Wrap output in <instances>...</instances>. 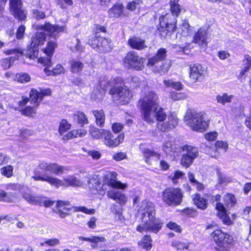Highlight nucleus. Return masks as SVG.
Listing matches in <instances>:
<instances>
[{
	"mask_svg": "<svg viewBox=\"0 0 251 251\" xmlns=\"http://www.w3.org/2000/svg\"><path fill=\"white\" fill-rule=\"evenodd\" d=\"M51 93L50 89H45L39 91L35 89H32L29 93L30 101L36 107L38 106L39 103L42 100L44 96H49Z\"/></svg>",
	"mask_w": 251,
	"mask_h": 251,
	"instance_id": "nucleus-16",
	"label": "nucleus"
},
{
	"mask_svg": "<svg viewBox=\"0 0 251 251\" xmlns=\"http://www.w3.org/2000/svg\"><path fill=\"white\" fill-rule=\"evenodd\" d=\"M193 201L197 207L201 209H205L208 205V200L199 194H195L193 196Z\"/></svg>",
	"mask_w": 251,
	"mask_h": 251,
	"instance_id": "nucleus-28",
	"label": "nucleus"
},
{
	"mask_svg": "<svg viewBox=\"0 0 251 251\" xmlns=\"http://www.w3.org/2000/svg\"><path fill=\"white\" fill-rule=\"evenodd\" d=\"M210 236L218 246L224 248L231 245L233 241L231 236L221 229L214 230L211 233Z\"/></svg>",
	"mask_w": 251,
	"mask_h": 251,
	"instance_id": "nucleus-10",
	"label": "nucleus"
},
{
	"mask_svg": "<svg viewBox=\"0 0 251 251\" xmlns=\"http://www.w3.org/2000/svg\"><path fill=\"white\" fill-rule=\"evenodd\" d=\"M142 2V0H133L127 4L126 8L130 11H133L136 8H140V5Z\"/></svg>",
	"mask_w": 251,
	"mask_h": 251,
	"instance_id": "nucleus-48",
	"label": "nucleus"
},
{
	"mask_svg": "<svg viewBox=\"0 0 251 251\" xmlns=\"http://www.w3.org/2000/svg\"><path fill=\"white\" fill-rule=\"evenodd\" d=\"M107 196L108 198L121 204H125L127 201L126 197L124 193L115 190L108 191L107 193Z\"/></svg>",
	"mask_w": 251,
	"mask_h": 251,
	"instance_id": "nucleus-26",
	"label": "nucleus"
},
{
	"mask_svg": "<svg viewBox=\"0 0 251 251\" xmlns=\"http://www.w3.org/2000/svg\"><path fill=\"white\" fill-rule=\"evenodd\" d=\"M71 125L65 120H63L60 123L59 127V132L60 134H62L64 132H66L67 130L69 129Z\"/></svg>",
	"mask_w": 251,
	"mask_h": 251,
	"instance_id": "nucleus-53",
	"label": "nucleus"
},
{
	"mask_svg": "<svg viewBox=\"0 0 251 251\" xmlns=\"http://www.w3.org/2000/svg\"><path fill=\"white\" fill-rule=\"evenodd\" d=\"M78 238L79 240L89 241L93 243H98L99 242H104L106 241V239L103 237L95 236H92L88 238L79 236Z\"/></svg>",
	"mask_w": 251,
	"mask_h": 251,
	"instance_id": "nucleus-42",
	"label": "nucleus"
},
{
	"mask_svg": "<svg viewBox=\"0 0 251 251\" xmlns=\"http://www.w3.org/2000/svg\"><path fill=\"white\" fill-rule=\"evenodd\" d=\"M216 208L218 211L217 213L218 216L222 220L224 224L230 225L232 224V221L230 219L223 204L218 202L216 205Z\"/></svg>",
	"mask_w": 251,
	"mask_h": 251,
	"instance_id": "nucleus-23",
	"label": "nucleus"
},
{
	"mask_svg": "<svg viewBox=\"0 0 251 251\" xmlns=\"http://www.w3.org/2000/svg\"><path fill=\"white\" fill-rule=\"evenodd\" d=\"M83 68V64L82 62L73 60L71 62V71L74 73H78L81 71Z\"/></svg>",
	"mask_w": 251,
	"mask_h": 251,
	"instance_id": "nucleus-41",
	"label": "nucleus"
},
{
	"mask_svg": "<svg viewBox=\"0 0 251 251\" xmlns=\"http://www.w3.org/2000/svg\"><path fill=\"white\" fill-rule=\"evenodd\" d=\"M142 119L144 121H149L152 118L151 111L158 106V95L153 91L145 93L139 100Z\"/></svg>",
	"mask_w": 251,
	"mask_h": 251,
	"instance_id": "nucleus-5",
	"label": "nucleus"
},
{
	"mask_svg": "<svg viewBox=\"0 0 251 251\" xmlns=\"http://www.w3.org/2000/svg\"><path fill=\"white\" fill-rule=\"evenodd\" d=\"M60 243L59 240L57 238H52L45 241L44 242L41 243V246H44L47 245L49 246H54L58 245Z\"/></svg>",
	"mask_w": 251,
	"mask_h": 251,
	"instance_id": "nucleus-55",
	"label": "nucleus"
},
{
	"mask_svg": "<svg viewBox=\"0 0 251 251\" xmlns=\"http://www.w3.org/2000/svg\"><path fill=\"white\" fill-rule=\"evenodd\" d=\"M22 197L26 201L32 204H37L42 202L40 196H34L30 193L24 192L22 194Z\"/></svg>",
	"mask_w": 251,
	"mask_h": 251,
	"instance_id": "nucleus-33",
	"label": "nucleus"
},
{
	"mask_svg": "<svg viewBox=\"0 0 251 251\" xmlns=\"http://www.w3.org/2000/svg\"><path fill=\"white\" fill-rule=\"evenodd\" d=\"M170 98L174 100H178L185 99L187 96L184 93H177L174 91L170 92Z\"/></svg>",
	"mask_w": 251,
	"mask_h": 251,
	"instance_id": "nucleus-52",
	"label": "nucleus"
},
{
	"mask_svg": "<svg viewBox=\"0 0 251 251\" xmlns=\"http://www.w3.org/2000/svg\"><path fill=\"white\" fill-rule=\"evenodd\" d=\"M127 155L126 153L120 152L114 154L113 155V159L116 161H120L126 159Z\"/></svg>",
	"mask_w": 251,
	"mask_h": 251,
	"instance_id": "nucleus-61",
	"label": "nucleus"
},
{
	"mask_svg": "<svg viewBox=\"0 0 251 251\" xmlns=\"http://www.w3.org/2000/svg\"><path fill=\"white\" fill-rule=\"evenodd\" d=\"M14 61L12 58H6L1 61V66L4 70H7L12 66Z\"/></svg>",
	"mask_w": 251,
	"mask_h": 251,
	"instance_id": "nucleus-51",
	"label": "nucleus"
},
{
	"mask_svg": "<svg viewBox=\"0 0 251 251\" xmlns=\"http://www.w3.org/2000/svg\"><path fill=\"white\" fill-rule=\"evenodd\" d=\"M0 171L2 176L7 177H10L13 175V167L11 165H8L1 168Z\"/></svg>",
	"mask_w": 251,
	"mask_h": 251,
	"instance_id": "nucleus-46",
	"label": "nucleus"
},
{
	"mask_svg": "<svg viewBox=\"0 0 251 251\" xmlns=\"http://www.w3.org/2000/svg\"><path fill=\"white\" fill-rule=\"evenodd\" d=\"M112 96L115 101L119 100L121 104H125L128 102L132 97V93L130 90L125 86L122 87H113L109 92Z\"/></svg>",
	"mask_w": 251,
	"mask_h": 251,
	"instance_id": "nucleus-9",
	"label": "nucleus"
},
{
	"mask_svg": "<svg viewBox=\"0 0 251 251\" xmlns=\"http://www.w3.org/2000/svg\"><path fill=\"white\" fill-rule=\"evenodd\" d=\"M183 194L178 188L169 187L162 193V201L168 206H176L182 201Z\"/></svg>",
	"mask_w": 251,
	"mask_h": 251,
	"instance_id": "nucleus-7",
	"label": "nucleus"
},
{
	"mask_svg": "<svg viewBox=\"0 0 251 251\" xmlns=\"http://www.w3.org/2000/svg\"><path fill=\"white\" fill-rule=\"evenodd\" d=\"M117 173L114 172H110L107 177L108 185L116 189L124 190L127 187L126 183H123L120 181L116 180Z\"/></svg>",
	"mask_w": 251,
	"mask_h": 251,
	"instance_id": "nucleus-22",
	"label": "nucleus"
},
{
	"mask_svg": "<svg viewBox=\"0 0 251 251\" xmlns=\"http://www.w3.org/2000/svg\"><path fill=\"white\" fill-rule=\"evenodd\" d=\"M92 113L96 118V122L97 125L103 126L105 122V114L103 110H95L92 111Z\"/></svg>",
	"mask_w": 251,
	"mask_h": 251,
	"instance_id": "nucleus-36",
	"label": "nucleus"
},
{
	"mask_svg": "<svg viewBox=\"0 0 251 251\" xmlns=\"http://www.w3.org/2000/svg\"><path fill=\"white\" fill-rule=\"evenodd\" d=\"M22 113L27 116H31L35 114V109L31 106H27L24 109H21Z\"/></svg>",
	"mask_w": 251,
	"mask_h": 251,
	"instance_id": "nucleus-56",
	"label": "nucleus"
},
{
	"mask_svg": "<svg viewBox=\"0 0 251 251\" xmlns=\"http://www.w3.org/2000/svg\"><path fill=\"white\" fill-rule=\"evenodd\" d=\"M225 204L228 208L232 207L236 203V199L233 195L227 194L224 197Z\"/></svg>",
	"mask_w": 251,
	"mask_h": 251,
	"instance_id": "nucleus-44",
	"label": "nucleus"
},
{
	"mask_svg": "<svg viewBox=\"0 0 251 251\" xmlns=\"http://www.w3.org/2000/svg\"><path fill=\"white\" fill-rule=\"evenodd\" d=\"M215 148L216 150L222 149L225 151H226L228 148V145L226 142L218 141L215 143Z\"/></svg>",
	"mask_w": 251,
	"mask_h": 251,
	"instance_id": "nucleus-62",
	"label": "nucleus"
},
{
	"mask_svg": "<svg viewBox=\"0 0 251 251\" xmlns=\"http://www.w3.org/2000/svg\"><path fill=\"white\" fill-rule=\"evenodd\" d=\"M3 52L6 55H13L9 58H12L15 61L18 60L20 56L23 54V50L19 48L4 50Z\"/></svg>",
	"mask_w": 251,
	"mask_h": 251,
	"instance_id": "nucleus-30",
	"label": "nucleus"
},
{
	"mask_svg": "<svg viewBox=\"0 0 251 251\" xmlns=\"http://www.w3.org/2000/svg\"><path fill=\"white\" fill-rule=\"evenodd\" d=\"M233 98V95H228L227 93H224L217 95L216 99L218 103L224 105L226 103L231 102Z\"/></svg>",
	"mask_w": 251,
	"mask_h": 251,
	"instance_id": "nucleus-35",
	"label": "nucleus"
},
{
	"mask_svg": "<svg viewBox=\"0 0 251 251\" xmlns=\"http://www.w3.org/2000/svg\"><path fill=\"white\" fill-rule=\"evenodd\" d=\"M184 121L193 130L201 132L205 130L209 124V120L205 118L203 112L191 109L187 111Z\"/></svg>",
	"mask_w": 251,
	"mask_h": 251,
	"instance_id": "nucleus-6",
	"label": "nucleus"
},
{
	"mask_svg": "<svg viewBox=\"0 0 251 251\" xmlns=\"http://www.w3.org/2000/svg\"><path fill=\"white\" fill-rule=\"evenodd\" d=\"M88 186L90 189L95 190L96 192H100L104 190L105 184L101 183L100 180L98 179L96 176H90L86 178Z\"/></svg>",
	"mask_w": 251,
	"mask_h": 251,
	"instance_id": "nucleus-20",
	"label": "nucleus"
},
{
	"mask_svg": "<svg viewBox=\"0 0 251 251\" xmlns=\"http://www.w3.org/2000/svg\"><path fill=\"white\" fill-rule=\"evenodd\" d=\"M124 65L127 68L141 70L144 68L143 59L134 52L128 53L124 58Z\"/></svg>",
	"mask_w": 251,
	"mask_h": 251,
	"instance_id": "nucleus-11",
	"label": "nucleus"
},
{
	"mask_svg": "<svg viewBox=\"0 0 251 251\" xmlns=\"http://www.w3.org/2000/svg\"><path fill=\"white\" fill-rule=\"evenodd\" d=\"M38 62L46 67L44 69V72L47 75H57L64 72L63 67L59 64L57 65L52 71L50 70L49 68L52 65L50 58H40Z\"/></svg>",
	"mask_w": 251,
	"mask_h": 251,
	"instance_id": "nucleus-15",
	"label": "nucleus"
},
{
	"mask_svg": "<svg viewBox=\"0 0 251 251\" xmlns=\"http://www.w3.org/2000/svg\"><path fill=\"white\" fill-rule=\"evenodd\" d=\"M152 118L149 121H145L148 124H152L154 122V120L157 122V128L162 131L165 132L175 128L177 126L178 118L173 114L167 116L164 109L156 106L151 111Z\"/></svg>",
	"mask_w": 251,
	"mask_h": 251,
	"instance_id": "nucleus-4",
	"label": "nucleus"
},
{
	"mask_svg": "<svg viewBox=\"0 0 251 251\" xmlns=\"http://www.w3.org/2000/svg\"><path fill=\"white\" fill-rule=\"evenodd\" d=\"M143 146L140 145V148L141 150L142 153L143 154L145 162L149 165H151L152 163V158H155V160H157L160 157V154L154 152V151L151 150L147 148H143Z\"/></svg>",
	"mask_w": 251,
	"mask_h": 251,
	"instance_id": "nucleus-25",
	"label": "nucleus"
},
{
	"mask_svg": "<svg viewBox=\"0 0 251 251\" xmlns=\"http://www.w3.org/2000/svg\"><path fill=\"white\" fill-rule=\"evenodd\" d=\"M183 154L180 160L181 165L188 168L193 162L195 159L198 156V149L190 145H184L182 147Z\"/></svg>",
	"mask_w": 251,
	"mask_h": 251,
	"instance_id": "nucleus-8",
	"label": "nucleus"
},
{
	"mask_svg": "<svg viewBox=\"0 0 251 251\" xmlns=\"http://www.w3.org/2000/svg\"><path fill=\"white\" fill-rule=\"evenodd\" d=\"M25 27L24 25H21L19 26V27L18 28L17 32H16V38L18 39H22L25 34Z\"/></svg>",
	"mask_w": 251,
	"mask_h": 251,
	"instance_id": "nucleus-60",
	"label": "nucleus"
},
{
	"mask_svg": "<svg viewBox=\"0 0 251 251\" xmlns=\"http://www.w3.org/2000/svg\"><path fill=\"white\" fill-rule=\"evenodd\" d=\"M155 57L164 62L167 57V50L165 49L160 48L159 49L156 54L154 55Z\"/></svg>",
	"mask_w": 251,
	"mask_h": 251,
	"instance_id": "nucleus-49",
	"label": "nucleus"
},
{
	"mask_svg": "<svg viewBox=\"0 0 251 251\" xmlns=\"http://www.w3.org/2000/svg\"><path fill=\"white\" fill-rule=\"evenodd\" d=\"M16 198V194L14 193L12 195V198L9 197V194L6 193L2 190H0V201L10 202L13 201L14 199Z\"/></svg>",
	"mask_w": 251,
	"mask_h": 251,
	"instance_id": "nucleus-50",
	"label": "nucleus"
},
{
	"mask_svg": "<svg viewBox=\"0 0 251 251\" xmlns=\"http://www.w3.org/2000/svg\"><path fill=\"white\" fill-rule=\"evenodd\" d=\"M15 80L21 83H25L29 82L31 77L26 73H18L16 75Z\"/></svg>",
	"mask_w": 251,
	"mask_h": 251,
	"instance_id": "nucleus-43",
	"label": "nucleus"
},
{
	"mask_svg": "<svg viewBox=\"0 0 251 251\" xmlns=\"http://www.w3.org/2000/svg\"><path fill=\"white\" fill-rule=\"evenodd\" d=\"M173 246L179 251H186L188 248V244L185 243L176 242L173 243Z\"/></svg>",
	"mask_w": 251,
	"mask_h": 251,
	"instance_id": "nucleus-54",
	"label": "nucleus"
},
{
	"mask_svg": "<svg viewBox=\"0 0 251 251\" xmlns=\"http://www.w3.org/2000/svg\"><path fill=\"white\" fill-rule=\"evenodd\" d=\"M162 150L166 154L170 155H172L173 152H174L173 145L170 141L165 142L163 143Z\"/></svg>",
	"mask_w": 251,
	"mask_h": 251,
	"instance_id": "nucleus-47",
	"label": "nucleus"
},
{
	"mask_svg": "<svg viewBox=\"0 0 251 251\" xmlns=\"http://www.w3.org/2000/svg\"><path fill=\"white\" fill-rule=\"evenodd\" d=\"M152 239L150 235H145L138 242V245L142 249L147 251L150 250L152 247Z\"/></svg>",
	"mask_w": 251,
	"mask_h": 251,
	"instance_id": "nucleus-37",
	"label": "nucleus"
},
{
	"mask_svg": "<svg viewBox=\"0 0 251 251\" xmlns=\"http://www.w3.org/2000/svg\"><path fill=\"white\" fill-rule=\"evenodd\" d=\"M147 65L153 71L158 73L161 75L166 74L168 71L170 67V63L163 62L154 56L148 59Z\"/></svg>",
	"mask_w": 251,
	"mask_h": 251,
	"instance_id": "nucleus-13",
	"label": "nucleus"
},
{
	"mask_svg": "<svg viewBox=\"0 0 251 251\" xmlns=\"http://www.w3.org/2000/svg\"><path fill=\"white\" fill-rule=\"evenodd\" d=\"M107 130L103 129H98L97 127L91 126L90 129V133L91 136L96 139H103L104 134Z\"/></svg>",
	"mask_w": 251,
	"mask_h": 251,
	"instance_id": "nucleus-38",
	"label": "nucleus"
},
{
	"mask_svg": "<svg viewBox=\"0 0 251 251\" xmlns=\"http://www.w3.org/2000/svg\"><path fill=\"white\" fill-rule=\"evenodd\" d=\"M189 70L190 78L194 82L201 80L205 72L204 68L200 64H194L190 66Z\"/></svg>",
	"mask_w": 251,
	"mask_h": 251,
	"instance_id": "nucleus-19",
	"label": "nucleus"
},
{
	"mask_svg": "<svg viewBox=\"0 0 251 251\" xmlns=\"http://www.w3.org/2000/svg\"><path fill=\"white\" fill-rule=\"evenodd\" d=\"M129 45L136 50H142L147 47L145 44L144 40L137 37H133L128 41Z\"/></svg>",
	"mask_w": 251,
	"mask_h": 251,
	"instance_id": "nucleus-32",
	"label": "nucleus"
},
{
	"mask_svg": "<svg viewBox=\"0 0 251 251\" xmlns=\"http://www.w3.org/2000/svg\"><path fill=\"white\" fill-rule=\"evenodd\" d=\"M190 26L188 24V22L184 21L181 26V29L182 30V34L184 36H187L189 33V31L191 30L190 29Z\"/></svg>",
	"mask_w": 251,
	"mask_h": 251,
	"instance_id": "nucleus-58",
	"label": "nucleus"
},
{
	"mask_svg": "<svg viewBox=\"0 0 251 251\" xmlns=\"http://www.w3.org/2000/svg\"><path fill=\"white\" fill-rule=\"evenodd\" d=\"M55 47L56 44L54 42L50 41L48 42L46 48L44 50L45 53L48 56V58H50Z\"/></svg>",
	"mask_w": 251,
	"mask_h": 251,
	"instance_id": "nucleus-45",
	"label": "nucleus"
},
{
	"mask_svg": "<svg viewBox=\"0 0 251 251\" xmlns=\"http://www.w3.org/2000/svg\"><path fill=\"white\" fill-rule=\"evenodd\" d=\"M207 32L206 29L200 28L194 35L193 41L200 45L206 44Z\"/></svg>",
	"mask_w": 251,
	"mask_h": 251,
	"instance_id": "nucleus-27",
	"label": "nucleus"
},
{
	"mask_svg": "<svg viewBox=\"0 0 251 251\" xmlns=\"http://www.w3.org/2000/svg\"><path fill=\"white\" fill-rule=\"evenodd\" d=\"M121 78L117 77L113 79L111 82H105L101 79L100 80V86L94 90L91 95V99L94 100H100L103 99L105 94L106 89L107 85H112V84L120 83L122 82Z\"/></svg>",
	"mask_w": 251,
	"mask_h": 251,
	"instance_id": "nucleus-12",
	"label": "nucleus"
},
{
	"mask_svg": "<svg viewBox=\"0 0 251 251\" xmlns=\"http://www.w3.org/2000/svg\"><path fill=\"white\" fill-rule=\"evenodd\" d=\"M124 139V135L121 134L117 138H113L112 133L107 130L104 134V144L109 147H115L123 142Z\"/></svg>",
	"mask_w": 251,
	"mask_h": 251,
	"instance_id": "nucleus-18",
	"label": "nucleus"
},
{
	"mask_svg": "<svg viewBox=\"0 0 251 251\" xmlns=\"http://www.w3.org/2000/svg\"><path fill=\"white\" fill-rule=\"evenodd\" d=\"M139 210L142 212V223L136 227L137 231H151L157 233L161 228L163 222L155 217V211L153 203L149 201H143Z\"/></svg>",
	"mask_w": 251,
	"mask_h": 251,
	"instance_id": "nucleus-2",
	"label": "nucleus"
},
{
	"mask_svg": "<svg viewBox=\"0 0 251 251\" xmlns=\"http://www.w3.org/2000/svg\"><path fill=\"white\" fill-rule=\"evenodd\" d=\"M33 16L37 20L44 19L45 17L44 12L37 9L32 10Z\"/></svg>",
	"mask_w": 251,
	"mask_h": 251,
	"instance_id": "nucleus-59",
	"label": "nucleus"
},
{
	"mask_svg": "<svg viewBox=\"0 0 251 251\" xmlns=\"http://www.w3.org/2000/svg\"><path fill=\"white\" fill-rule=\"evenodd\" d=\"M29 100V99L25 96L22 97V100H20L18 102L19 107L15 108V110L21 111V109H23V107L25 106Z\"/></svg>",
	"mask_w": 251,
	"mask_h": 251,
	"instance_id": "nucleus-63",
	"label": "nucleus"
},
{
	"mask_svg": "<svg viewBox=\"0 0 251 251\" xmlns=\"http://www.w3.org/2000/svg\"><path fill=\"white\" fill-rule=\"evenodd\" d=\"M163 83L166 87H171L177 91L182 90L183 87L180 82L175 81L172 79L164 80Z\"/></svg>",
	"mask_w": 251,
	"mask_h": 251,
	"instance_id": "nucleus-39",
	"label": "nucleus"
},
{
	"mask_svg": "<svg viewBox=\"0 0 251 251\" xmlns=\"http://www.w3.org/2000/svg\"><path fill=\"white\" fill-rule=\"evenodd\" d=\"M73 118L75 121L82 125L88 123L87 118L85 114L82 112H77L75 113L73 115Z\"/></svg>",
	"mask_w": 251,
	"mask_h": 251,
	"instance_id": "nucleus-40",
	"label": "nucleus"
},
{
	"mask_svg": "<svg viewBox=\"0 0 251 251\" xmlns=\"http://www.w3.org/2000/svg\"><path fill=\"white\" fill-rule=\"evenodd\" d=\"M10 11L14 16L19 20H24L26 18V13L22 8V3L20 0H10Z\"/></svg>",
	"mask_w": 251,
	"mask_h": 251,
	"instance_id": "nucleus-14",
	"label": "nucleus"
},
{
	"mask_svg": "<svg viewBox=\"0 0 251 251\" xmlns=\"http://www.w3.org/2000/svg\"><path fill=\"white\" fill-rule=\"evenodd\" d=\"M32 177L36 181L40 180L46 181L51 185L54 186L56 188H58L60 186L64 184L60 179L50 175H46L43 176H40L36 175L32 176Z\"/></svg>",
	"mask_w": 251,
	"mask_h": 251,
	"instance_id": "nucleus-21",
	"label": "nucleus"
},
{
	"mask_svg": "<svg viewBox=\"0 0 251 251\" xmlns=\"http://www.w3.org/2000/svg\"><path fill=\"white\" fill-rule=\"evenodd\" d=\"M124 6L122 4L114 5L108 11V14L111 18H118L122 15Z\"/></svg>",
	"mask_w": 251,
	"mask_h": 251,
	"instance_id": "nucleus-34",
	"label": "nucleus"
},
{
	"mask_svg": "<svg viewBox=\"0 0 251 251\" xmlns=\"http://www.w3.org/2000/svg\"><path fill=\"white\" fill-rule=\"evenodd\" d=\"M56 207L57 208V213L62 218L68 215L72 209L71 205L69 202L61 201H57Z\"/></svg>",
	"mask_w": 251,
	"mask_h": 251,
	"instance_id": "nucleus-24",
	"label": "nucleus"
},
{
	"mask_svg": "<svg viewBox=\"0 0 251 251\" xmlns=\"http://www.w3.org/2000/svg\"><path fill=\"white\" fill-rule=\"evenodd\" d=\"M129 82L131 87H132L133 88H136L140 86L141 83V81L137 76L133 75L130 76Z\"/></svg>",
	"mask_w": 251,
	"mask_h": 251,
	"instance_id": "nucleus-57",
	"label": "nucleus"
},
{
	"mask_svg": "<svg viewBox=\"0 0 251 251\" xmlns=\"http://www.w3.org/2000/svg\"><path fill=\"white\" fill-rule=\"evenodd\" d=\"M61 181L64 183L61 186H81L82 185V183L74 176H70L64 177L63 180H61Z\"/></svg>",
	"mask_w": 251,
	"mask_h": 251,
	"instance_id": "nucleus-29",
	"label": "nucleus"
},
{
	"mask_svg": "<svg viewBox=\"0 0 251 251\" xmlns=\"http://www.w3.org/2000/svg\"><path fill=\"white\" fill-rule=\"evenodd\" d=\"M168 228L174 230L176 232H179L181 231L180 227L176 223L170 222L167 225Z\"/></svg>",
	"mask_w": 251,
	"mask_h": 251,
	"instance_id": "nucleus-64",
	"label": "nucleus"
},
{
	"mask_svg": "<svg viewBox=\"0 0 251 251\" xmlns=\"http://www.w3.org/2000/svg\"><path fill=\"white\" fill-rule=\"evenodd\" d=\"M69 47L70 49L74 52H81L84 51V48L81 45L79 40L76 38L71 39L69 43Z\"/></svg>",
	"mask_w": 251,
	"mask_h": 251,
	"instance_id": "nucleus-31",
	"label": "nucleus"
},
{
	"mask_svg": "<svg viewBox=\"0 0 251 251\" xmlns=\"http://www.w3.org/2000/svg\"><path fill=\"white\" fill-rule=\"evenodd\" d=\"M40 169L50 172L56 175H62L64 173V167L56 163L42 162L39 164Z\"/></svg>",
	"mask_w": 251,
	"mask_h": 251,
	"instance_id": "nucleus-17",
	"label": "nucleus"
},
{
	"mask_svg": "<svg viewBox=\"0 0 251 251\" xmlns=\"http://www.w3.org/2000/svg\"><path fill=\"white\" fill-rule=\"evenodd\" d=\"M36 28L39 31L32 36L26 53V56L31 59L37 57L38 47L44 44L46 35L56 37L58 33L66 29L65 26L53 25L49 23L37 25Z\"/></svg>",
	"mask_w": 251,
	"mask_h": 251,
	"instance_id": "nucleus-1",
	"label": "nucleus"
},
{
	"mask_svg": "<svg viewBox=\"0 0 251 251\" xmlns=\"http://www.w3.org/2000/svg\"><path fill=\"white\" fill-rule=\"evenodd\" d=\"M179 0H170V9L172 14H167L159 18L160 27L159 30L162 37H170L176 30V19L175 16L177 17L182 10L181 6L178 4Z\"/></svg>",
	"mask_w": 251,
	"mask_h": 251,
	"instance_id": "nucleus-3",
	"label": "nucleus"
}]
</instances>
